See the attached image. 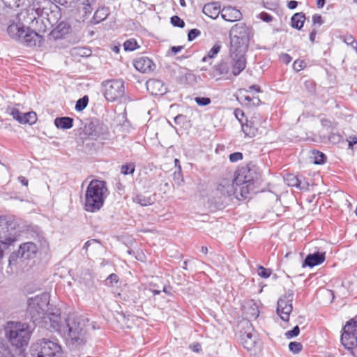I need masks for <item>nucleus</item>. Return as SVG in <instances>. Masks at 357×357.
I'll return each instance as SVG.
<instances>
[{
	"mask_svg": "<svg viewBox=\"0 0 357 357\" xmlns=\"http://www.w3.org/2000/svg\"><path fill=\"white\" fill-rule=\"evenodd\" d=\"M49 319L50 327L63 337L72 345H80L85 341L84 319L74 313L68 314L62 319L59 314H53Z\"/></svg>",
	"mask_w": 357,
	"mask_h": 357,
	"instance_id": "nucleus-1",
	"label": "nucleus"
},
{
	"mask_svg": "<svg viewBox=\"0 0 357 357\" xmlns=\"http://www.w3.org/2000/svg\"><path fill=\"white\" fill-rule=\"evenodd\" d=\"M229 56L234 60L236 73L243 71L246 67L245 52L248 50L250 36L245 24H235L231 31Z\"/></svg>",
	"mask_w": 357,
	"mask_h": 357,
	"instance_id": "nucleus-2",
	"label": "nucleus"
},
{
	"mask_svg": "<svg viewBox=\"0 0 357 357\" xmlns=\"http://www.w3.org/2000/svg\"><path fill=\"white\" fill-rule=\"evenodd\" d=\"M108 195L109 190L105 181L97 179L91 181L85 191L84 208L90 213L99 211Z\"/></svg>",
	"mask_w": 357,
	"mask_h": 357,
	"instance_id": "nucleus-3",
	"label": "nucleus"
},
{
	"mask_svg": "<svg viewBox=\"0 0 357 357\" xmlns=\"http://www.w3.org/2000/svg\"><path fill=\"white\" fill-rule=\"evenodd\" d=\"M49 301V296L45 293L29 298L27 312L34 323L41 320L45 326L50 325L47 317L54 314H47Z\"/></svg>",
	"mask_w": 357,
	"mask_h": 357,
	"instance_id": "nucleus-4",
	"label": "nucleus"
},
{
	"mask_svg": "<svg viewBox=\"0 0 357 357\" xmlns=\"http://www.w3.org/2000/svg\"><path fill=\"white\" fill-rule=\"evenodd\" d=\"M31 357H61L63 350L57 340L43 338L34 342L30 349Z\"/></svg>",
	"mask_w": 357,
	"mask_h": 357,
	"instance_id": "nucleus-5",
	"label": "nucleus"
},
{
	"mask_svg": "<svg viewBox=\"0 0 357 357\" xmlns=\"http://www.w3.org/2000/svg\"><path fill=\"white\" fill-rule=\"evenodd\" d=\"M5 332L9 342L17 348L26 345L31 336L28 325L25 323L9 322Z\"/></svg>",
	"mask_w": 357,
	"mask_h": 357,
	"instance_id": "nucleus-6",
	"label": "nucleus"
},
{
	"mask_svg": "<svg viewBox=\"0 0 357 357\" xmlns=\"http://www.w3.org/2000/svg\"><path fill=\"white\" fill-rule=\"evenodd\" d=\"M342 345L354 357H357V317L348 321L342 329Z\"/></svg>",
	"mask_w": 357,
	"mask_h": 357,
	"instance_id": "nucleus-7",
	"label": "nucleus"
},
{
	"mask_svg": "<svg viewBox=\"0 0 357 357\" xmlns=\"http://www.w3.org/2000/svg\"><path fill=\"white\" fill-rule=\"evenodd\" d=\"M294 293L292 290H288L284 295L281 296L277 305V313L284 321H288L293 310L292 302Z\"/></svg>",
	"mask_w": 357,
	"mask_h": 357,
	"instance_id": "nucleus-8",
	"label": "nucleus"
},
{
	"mask_svg": "<svg viewBox=\"0 0 357 357\" xmlns=\"http://www.w3.org/2000/svg\"><path fill=\"white\" fill-rule=\"evenodd\" d=\"M105 98L109 101H115L124 95V83L120 79L106 81L104 83Z\"/></svg>",
	"mask_w": 357,
	"mask_h": 357,
	"instance_id": "nucleus-9",
	"label": "nucleus"
},
{
	"mask_svg": "<svg viewBox=\"0 0 357 357\" xmlns=\"http://www.w3.org/2000/svg\"><path fill=\"white\" fill-rule=\"evenodd\" d=\"M13 222L5 217H0V243L4 248L15 241Z\"/></svg>",
	"mask_w": 357,
	"mask_h": 357,
	"instance_id": "nucleus-10",
	"label": "nucleus"
},
{
	"mask_svg": "<svg viewBox=\"0 0 357 357\" xmlns=\"http://www.w3.org/2000/svg\"><path fill=\"white\" fill-rule=\"evenodd\" d=\"M233 61L234 60L229 56L227 59L221 60L213 67V76H222L229 78L231 75L237 76L240 75L242 71L236 73L234 70V63Z\"/></svg>",
	"mask_w": 357,
	"mask_h": 357,
	"instance_id": "nucleus-11",
	"label": "nucleus"
},
{
	"mask_svg": "<svg viewBox=\"0 0 357 357\" xmlns=\"http://www.w3.org/2000/svg\"><path fill=\"white\" fill-rule=\"evenodd\" d=\"M216 194L220 198L234 196L239 199L238 189L236 188V178L222 179L216 188Z\"/></svg>",
	"mask_w": 357,
	"mask_h": 357,
	"instance_id": "nucleus-12",
	"label": "nucleus"
},
{
	"mask_svg": "<svg viewBox=\"0 0 357 357\" xmlns=\"http://www.w3.org/2000/svg\"><path fill=\"white\" fill-rule=\"evenodd\" d=\"M42 13L43 9L40 8H35V6H33L18 14L17 20L22 22L24 26L29 25L30 27L36 29L34 24L38 23V18L42 15Z\"/></svg>",
	"mask_w": 357,
	"mask_h": 357,
	"instance_id": "nucleus-13",
	"label": "nucleus"
},
{
	"mask_svg": "<svg viewBox=\"0 0 357 357\" xmlns=\"http://www.w3.org/2000/svg\"><path fill=\"white\" fill-rule=\"evenodd\" d=\"M261 124L260 115L255 114L245 123H241L242 130L245 136L253 137L258 132V129Z\"/></svg>",
	"mask_w": 357,
	"mask_h": 357,
	"instance_id": "nucleus-14",
	"label": "nucleus"
},
{
	"mask_svg": "<svg viewBox=\"0 0 357 357\" xmlns=\"http://www.w3.org/2000/svg\"><path fill=\"white\" fill-rule=\"evenodd\" d=\"M43 41V37L35 31L31 30L29 28L25 29V33L21 36L18 42L24 44L27 47H40Z\"/></svg>",
	"mask_w": 357,
	"mask_h": 357,
	"instance_id": "nucleus-15",
	"label": "nucleus"
},
{
	"mask_svg": "<svg viewBox=\"0 0 357 357\" xmlns=\"http://www.w3.org/2000/svg\"><path fill=\"white\" fill-rule=\"evenodd\" d=\"M256 178V172L254 170L243 167L236 173V184L248 183L254 185Z\"/></svg>",
	"mask_w": 357,
	"mask_h": 357,
	"instance_id": "nucleus-16",
	"label": "nucleus"
},
{
	"mask_svg": "<svg viewBox=\"0 0 357 357\" xmlns=\"http://www.w3.org/2000/svg\"><path fill=\"white\" fill-rule=\"evenodd\" d=\"M133 65L137 70L147 73L154 70L155 64L149 58L146 56H141L134 61Z\"/></svg>",
	"mask_w": 357,
	"mask_h": 357,
	"instance_id": "nucleus-17",
	"label": "nucleus"
},
{
	"mask_svg": "<svg viewBox=\"0 0 357 357\" xmlns=\"http://www.w3.org/2000/svg\"><path fill=\"white\" fill-rule=\"evenodd\" d=\"M25 29L24 23L17 20V22H13L8 25L7 32L11 38L19 41L21 36L25 33Z\"/></svg>",
	"mask_w": 357,
	"mask_h": 357,
	"instance_id": "nucleus-18",
	"label": "nucleus"
},
{
	"mask_svg": "<svg viewBox=\"0 0 357 357\" xmlns=\"http://www.w3.org/2000/svg\"><path fill=\"white\" fill-rule=\"evenodd\" d=\"M146 88L154 96L162 95L167 91L166 86L161 80L154 79L146 82Z\"/></svg>",
	"mask_w": 357,
	"mask_h": 357,
	"instance_id": "nucleus-19",
	"label": "nucleus"
},
{
	"mask_svg": "<svg viewBox=\"0 0 357 357\" xmlns=\"http://www.w3.org/2000/svg\"><path fill=\"white\" fill-rule=\"evenodd\" d=\"M221 16L225 21L232 22L240 20L242 17V14L238 9L231 6H227L222 8Z\"/></svg>",
	"mask_w": 357,
	"mask_h": 357,
	"instance_id": "nucleus-20",
	"label": "nucleus"
},
{
	"mask_svg": "<svg viewBox=\"0 0 357 357\" xmlns=\"http://www.w3.org/2000/svg\"><path fill=\"white\" fill-rule=\"evenodd\" d=\"M325 260V253L316 252L313 254H309L305 257L303 266L314 267L322 264Z\"/></svg>",
	"mask_w": 357,
	"mask_h": 357,
	"instance_id": "nucleus-21",
	"label": "nucleus"
},
{
	"mask_svg": "<svg viewBox=\"0 0 357 357\" xmlns=\"http://www.w3.org/2000/svg\"><path fill=\"white\" fill-rule=\"evenodd\" d=\"M37 252V246L32 242L25 243L20 246L19 255L21 257L29 259L32 257Z\"/></svg>",
	"mask_w": 357,
	"mask_h": 357,
	"instance_id": "nucleus-22",
	"label": "nucleus"
},
{
	"mask_svg": "<svg viewBox=\"0 0 357 357\" xmlns=\"http://www.w3.org/2000/svg\"><path fill=\"white\" fill-rule=\"evenodd\" d=\"M0 357H26L21 351L15 349L13 353L3 342H0Z\"/></svg>",
	"mask_w": 357,
	"mask_h": 357,
	"instance_id": "nucleus-23",
	"label": "nucleus"
},
{
	"mask_svg": "<svg viewBox=\"0 0 357 357\" xmlns=\"http://www.w3.org/2000/svg\"><path fill=\"white\" fill-rule=\"evenodd\" d=\"M257 335L251 332L245 331L241 336L243 347L248 350H252L257 343Z\"/></svg>",
	"mask_w": 357,
	"mask_h": 357,
	"instance_id": "nucleus-24",
	"label": "nucleus"
},
{
	"mask_svg": "<svg viewBox=\"0 0 357 357\" xmlns=\"http://www.w3.org/2000/svg\"><path fill=\"white\" fill-rule=\"evenodd\" d=\"M220 12V6L217 2L206 3L203 7V13L212 19H215Z\"/></svg>",
	"mask_w": 357,
	"mask_h": 357,
	"instance_id": "nucleus-25",
	"label": "nucleus"
},
{
	"mask_svg": "<svg viewBox=\"0 0 357 357\" xmlns=\"http://www.w3.org/2000/svg\"><path fill=\"white\" fill-rule=\"evenodd\" d=\"M109 15V9L107 7L102 6L98 8L93 17L94 24H98L105 20Z\"/></svg>",
	"mask_w": 357,
	"mask_h": 357,
	"instance_id": "nucleus-26",
	"label": "nucleus"
},
{
	"mask_svg": "<svg viewBox=\"0 0 357 357\" xmlns=\"http://www.w3.org/2000/svg\"><path fill=\"white\" fill-rule=\"evenodd\" d=\"M236 188L238 189V197L240 199H246L250 192L254 191L255 187L253 185L245 183V184H236Z\"/></svg>",
	"mask_w": 357,
	"mask_h": 357,
	"instance_id": "nucleus-27",
	"label": "nucleus"
},
{
	"mask_svg": "<svg viewBox=\"0 0 357 357\" xmlns=\"http://www.w3.org/2000/svg\"><path fill=\"white\" fill-rule=\"evenodd\" d=\"M305 20V15L303 13H295L291 19V26L298 30H301L303 26Z\"/></svg>",
	"mask_w": 357,
	"mask_h": 357,
	"instance_id": "nucleus-28",
	"label": "nucleus"
},
{
	"mask_svg": "<svg viewBox=\"0 0 357 357\" xmlns=\"http://www.w3.org/2000/svg\"><path fill=\"white\" fill-rule=\"evenodd\" d=\"M54 124L58 128L69 129L73 126V119L70 117L56 118Z\"/></svg>",
	"mask_w": 357,
	"mask_h": 357,
	"instance_id": "nucleus-29",
	"label": "nucleus"
},
{
	"mask_svg": "<svg viewBox=\"0 0 357 357\" xmlns=\"http://www.w3.org/2000/svg\"><path fill=\"white\" fill-rule=\"evenodd\" d=\"M133 202L140 204L142 206H150L153 204V200L150 196L144 195H137L133 197Z\"/></svg>",
	"mask_w": 357,
	"mask_h": 357,
	"instance_id": "nucleus-30",
	"label": "nucleus"
},
{
	"mask_svg": "<svg viewBox=\"0 0 357 357\" xmlns=\"http://www.w3.org/2000/svg\"><path fill=\"white\" fill-rule=\"evenodd\" d=\"M311 158L316 165H322L326 162V156L322 152L317 150H313L311 152Z\"/></svg>",
	"mask_w": 357,
	"mask_h": 357,
	"instance_id": "nucleus-31",
	"label": "nucleus"
},
{
	"mask_svg": "<svg viewBox=\"0 0 357 357\" xmlns=\"http://www.w3.org/2000/svg\"><path fill=\"white\" fill-rule=\"evenodd\" d=\"M285 181L289 186L296 187L300 189L304 188V187L301 185V181L297 176L293 174L287 175L285 178Z\"/></svg>",
	"mask_w": 357,
	"mask_h": 357,
	"instance_id": "nucleus-32",
	"label": "nucleus"
},
{
	"mask_svg": "<svg viewBox=\"0 0 357 357\" xmlns=\"http://www.w3.org/2000/svg\"><path fill=\"white\" fill-rule=\"evenodd\" d=\"M37 121V115L34 112H29L23 113L22 115V123L33 124Z\"/></svg>",
	"mask_w": 357,
	"mask_h": 357,
	"instance_id": "nucleus-33",
	"label": "nucleus"
},
{
	"mask_svg": "<svg viewBox=\"0 0 357 357\" xmlns=\"http://www.w3.org/2000/svg\"><path fill=\"white\" fill-rule=\"evenodd\" d=\"M221 45L218 43L215 44L208 51L206 56L202 58V61L206 62L208 59L214 58L220 52Z\"/></svg>",
	"mask_w": 357,
	"mask_h": 357,
	"instance_id": "nucleus-34",
	"label": "nucleus"
},
{
	"mask_svg": "<svg viewBox=\"0 0 357 357\" xmlns=\"http://www.w3.org/2000/svg\"><path fill=\"white\" fill-rule=\"evenodd\" d=\"M88 102H89V98L87 96H84V97H82V98H79L77 101L76 105H75V109L79 112L82 111L83 109H84L86 107Z\"/></svg>",
	"mask_w": 357,
	"mask_h": 357,
	"instance_id": "nucleus-35",
	"label": "nucleus"
},
{
	"mask_svg": "<svg viewBox=\"0 0 357 357\" xmlns=\"http://www.w3.org/2000/svg\"><path fill=\"white\" fill-rule=\"evenodd\" d=\"M135 169V166L133 163H129L122 165L121 172L123 174H133Z\"/></svg>",
	"mask_w": 357,
	"mask_h": 357,
	"instance_id": "nucleus-36",
	"label": "nucleus"
},
{
	"mask_svg": "<svg viewBox=\"0 0 357 357\" xmlns=\"http://www.w3.org/2000/svg\"><path fill=\"white\" fill-rule=\"evenodd\" d=\"M123 47L126 51H133L136 50L138 46L135 40L130 39L124 43Z\"/></svg>",
	"mask_w": 357,
	"mask_h": 357,
	"instance_id": "nucleus-37",
	"label": "nucleus"
},
{
	"mask_svg": "<svg viewBox=\"0 0 357 357\" xmlns=\"http://www.w3.org/2000/svg\"><path fill=\"white\" fill-rule=\"evenodd\" d=\"M289 350L294 354H298L303 349V345L301 342H291L289 344Z\"/></svg>",
	"mask_w": 357,
	"mask_h": 357,
	"instance_id": "nucleus-38",
	"label": "nucleus"
},
{
	"mask_svg": "<svg viewBox=\"0 0 357 357\" xmlns=\"http://www.w3.org/2000/svg\"><path fill=\"white\" fill-rule=\"evenodd\" d=\"M119 280V276L115 273L110 274L105 280V285L107 286H114V284H116Z\"/></svg>",
	"mask_w": 357,
	"mask_h": 357,
	"instance_id": "nucleus-39",
	"label": "nucleus"
},
{
	"mask_svg": "<svg viewBox=\"0 0 357 357\" xmlns=\"http://www.w3.org/2000/svg\"><path fill=\"white\" fill-rule=\"evenodd\" d=\"M9 113L14 119L17 120L19 123H22L23 113L20 112L19 109L16 108H12Z\"/></svg>",
	"mask_w": 357,
	"mask_h": 357,
	"instance_id": "nucleus-40",
	"label": "nucleus"
},
{
	"mask_svg": "<svg viewBox=\"0 0 357 357\" xmlns=\"http://www.w3.org/2000/svg\"><path fill=\"white\" fill-rule=\"evenodd\" d=\"M171 23L174 26L183 28L185 26L184 21L177 15H174L171 17Z\"/></svg>",
	"mask_w": 357,
	"mask_h": 357,
	"instance_id": "nucleus-41",
	"label": "nucleus"
},
{
	"mask_svg": "<svg viewBox=\"0 0 357 357\" xmlns=\"http://www.w3.org/2000/svg\"><path fill=\"white\" fill-rule=\"evenodd\" d=\"M195 101L199 106H206L211 102V99L207 97H195Z\"/></svg>",
	"mask_w": 357,
	"mask_h": 357,
	"instance_id": "nucleus-42",
	"label": "nucleus"
},
{
	"mask_svg": "<svg viewBox=\"0 0 357 357\" xmlns=\"http://www.w3.org/2000/svg\"><path fill=\"white\" fill-rule=\"evenodd\" d=\"M258 275L262 278H268L271 274L270 269L265 268L264 267L259 266L258 268Z\"/></svg>",
	"mask_w": 357,
	"mask_h": 357,
	"instance_id": "nucleus-43",
	"label": "nucleus"
},
{
	"mask_svg": "<svg viewBox=\"0 0 357 357\" xmlns=\"http://www.w3.org/2000/svg\"><path fill=\"white\" fill-rule=\"evenodd\" d=\"M201 31L197 29H192L189 31L188 34V40L189 41L194 40L197 37L199 36Z\"/></svg>",
	"mask_w": 357,
	"mask_h": 357,
	"instance_id": "nucleus-44",
	"label": "nucleus"
},
{
	"mask_svg": "<svg viewBox=\"0 0 357 357\" xmlns=\"http://www.w3.org/2000/svg\"><path fill=\"white\" fill-rule=\"evenodd\" d=\"M299 333H300V328L298 326H296L293 328L292 330L287 331L285 335L288 339H290V338L298 336Z\"/></svg>",
	"mask_w": 357,
	"mask_h": 357,
	"instance_id": "nucleus-45",
	"label": "nucleus"
},
{
	"mask_svg": "<svg viewBox=\"0 0 357 357\" xmlns=\"http://www.w3.org/2000/svg\"><path fill=\"white\" fill-rule=\"evenodd\" d=\"M305 66V63L302 60H296L293 64L294 69L298 72L303 70Z\"/></svg>",
	"mask_w": 357,
	"mask_h": 357,
	"instance_id": "nucleus-46",
	"label": "nucleus"
},
{
	"mask_svg": "<svg viewBox=\"0 0 357 357\" xmlns=\"http://www.w3.org/2000/svg\"><path fill=\"white\" fill-rule=\"evenodd\" d=\"M243 159V154L240 152H235L229 155V160L236 162Z\"/></svg>",
	"mask_w": 357,
	"mask_h": 357,
	"instance_id": "nucleus-47",
	"label": "nucleus"
},
{
	"mask_svg": "<svg viewBox=\"0 0 357 357\" xmlns=\"http://www.w3.org/2000/svg\"><path fill=\"white\" fill-rule=\"evenodd\" d=\"M6 7L13 8L19 6L20 0H2Z\"/></svg>",
	"mask_w": 357,
	"mask_h": 357,
	"instance_id": "nucleus-48",
	"label": "nucleus"
},
{
	"mask_svg": "<svg viewBox=\"0 0 357 357\" xmlns=\"http://www.w3.org/2000/svg\"><path fill=\"white\" fill-rule=\"evenodd\" d=\"M329 141L333 144L339 143L342 139V136L337 133H331L328 137Z\"/></svg>",
	"mask_w": 357,
	"mask_h": 357,
	"instance_id": "nucleus-49",
	"label": "nucleus"
},
{
	"mask_svg": "<svg viewBox=\"0 0 357 357\" xmlns=\"http://www.w3.org/2000/svg\"><path fill=\"white\" fill-rule=\"evenodd\" d=\"M344 43L347 45H351L354 48L356 49L357 52V43L355 41L354 38L352 36H347L344 38Z\"/></svg>",
	"mask_w": 357,
	"mask_h": 357,
	"instance_id": "nucleus-50",
	"label": "nucleus"
},
{
	"mask_svg": "<svg viewBox=\"0 0 357 357\" xmlns=\"http://www.w3.org/2000/svg\"><path fill=\"white\" fill-rule=\"evenodd\" d=\"M68 29H69V27H66V24L60 23L56 26V30L54 31V33L56 31L61 32V35H63V34L68 33Z\"/></svg>",
	"mask_w": 357,
	"mask_h": 357,
	"instance_id": "nucleus-51",
	"label": "nucleus"
},
{
	"mask_svg": "<svg viewBox=\"0 0 357 357\" xmlns=\"http://www.w3.org/2000/svg\"><path fill=\"white\" fill-rule=\"evenodd\" d=\"M84 6H83V11L85 15H88V14H90L91 12H92V7H91V1L89 2H87L86 1V2H84L83 3Z\"/></svg>",
	"mask_w": 357,
	"mask_h": 357,
	"instance_id": "nucleus-52",
	"label": "nucleus"
},
{
	"mask_svg": "<svg viewBox=\"0 0 357 357\" xmlns=\"http://www.w3.org/2000/svg\"><path fill=\"white\" fill-rule=\"evenodd\" d=\"M259 15L260 19L266 22H269L273 20V17L270 14L265 12L261 13Z\"/></svg>",
	"mask_w": 357,
	"mask_h": 357,
	"instance_id": "nucleus-53",
	"label": "nucleus"
},
{
	"mask_svg": "<svg viewBox=\"0 0 357 357\" xmlns=\"http://www.w3.org/2000/svg\"><path fill=\"white\" fill-rule=\"evenodd\" d=\"M312 22L314 24H318L319 25H321L324 23L322 17L319 14H314L312 16Z\"/></svg>",
	"mask_w": 357,
	"mask_h": 357,
	"instance_id": "nucleus-54",
	"label": "nucleus"
},
{
	"mask_svg": "<svg viewBox=\"0 0 357 357\" xmlns=\"http://www.w3.org/2000/svg\"><path fill=\"white\" fill-rule=\"evenodd\" d=\"M280 59L283 63L286 64H288L291 61V57L286 53L282 54L280 56Z\"/></svg>",
	"mask_w": 357,
	"mask_h": 357,
	"instance_id": "nucleus-55",
	"label": "nucleus"
},
{
	"mask_svg": "<svg viewBox=\"0 0 357 357\" xmlns=\"http://www.w3.org/2000/svg\"><path fill=\"white\" fill-rule=\"evenodd\" d=\"M348 141V148L352 149L353 146L357 144V137L356 136H350Z\"/></svg>",
	"mask_w": 357,
	"mask_h": 357,
	"instance_id": "nucleus-56",
	"label": "nucleus"
},
{
	"mask_svg": "<svg viewBox=\"0 0 357 357\" xmlns=\"http://www.w3.org/2000/svg\"><path fill=\"white\" fill-rule=\"evenodd\" d=\"M234 114H235V116L236 118L239 121H241V123L242 122V118L244 116V112L240 109H236L235 111H234Z\"/></svg>",
	"mask_w": 357,
	"mask_h": 357,
	"instance_id": "nucleus-57",
	"label": "nucleus"
},
{
	"mask_svg": "<svg viewBox=\"0 0 357 357\" xmlns=\"http://www.w3.org/2000/svg\"><path fill=\"white\" fill-rule=\"evenodd\" d=\"M245 100H247L248 102L252 101L253 105H258L260 102V100L258 98H251L249 96H244Z\"/></svg>",
	"mask_w": 357,
	"mask_h": 357,
	"instance_id": "nucleus-58",
	"label": "nucleus"
},
{
	"mask_svg": "<svg viewBox=\"0 0 357 357\" xmlns=\"http://www.w3.org/2000/svg\"><path fill=\"white\" fill-rule=\"evenodd\" d=\"M190 348L195 352H199L202 350L201 344L199 343H193L190 345Z\"/></svg>",
	"mask_w": 357,
	"mask_h": 357,
	"instance_id": "nucleus-59",
	"label": "nucleus"
},
{
	"mask_svg": "<svg viewBox=\"0 0 357 357\" xmlns=\"http://www.w3.org/2000/svg\"><path fill=\"white\" fill-rule=\"evenodd\" d=\"M56 3H59L65 7H70L71 2L68 0H54Z\"/></svg>",
	"mask_w": 357,
	"mask_h": 357,
	"instance_id": "nucleus-60",
	"label": "nucleus"
},
{
	"mask_svg": "<svg viewBox=\"0 0 357 357\" xmlns=\"http://www.w3.org/2000/svg\"><path fill=\"white\" fill-rule=\"evenodd\" d=\"M298 6V2L296 1L291 0L288 2L287 7L289 9H295Z\"/></svg>",
	"mask_w": 357,
	"mask_h": 357,
	"instance_id": "nucleus-61",
	"label": "nucleus"
},
{
	"mask_svg": "<svg viewBox=\"0 0 357 357\" xmlns=\"http://www.w3.org/2000/svg\"><path fill=\"white\" fill-rule=\"evenodd\" d=\"M183 48V46H173L171 47V51L174 54H176L178 52L181 51V50Z\"/></svg>",
	"mask_w": 357,
	"mask_h": 357,
	"instance_id": "nucleus-62",
	"label": "nucleus"
},
{
	"mask_svg": "<svg viewBox=\"0 0 357 357\" xmlns=\"http://www.w3.org/2000/svg\"><path fill=\"white\" fill-rule=\"evenodd\" d=\"M19 181L24 185L27 186L28 185V179H26L24 176H20L18 177Z\"/></svg>",
	"mask_w": 357,
	"mask_h": 357,
	"instance_id": "nucleus-63",
	"label": "nucleus"
},
{
	"mask_svg": "<svg viewBox=\"0 0 357 357\" xmlns=\"http://www.w3.org/2000/svg\"><path fill=\"white\" fill-rule=\"evenodd\" d=\"M316 35H317V31H316V30H315V29H313V30L310 32V40L312 43H314V42Z\"/></svg>",
	"mask_w": 357,
	"mask_h": 357,
	"instance_id": "nucleus-64",
	"label": "nucleus"
}]
</instances>
